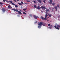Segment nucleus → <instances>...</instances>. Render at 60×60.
<instances>
[{
	"label": "nucleus",
	"instance_id": "obj_16",
	"mask_svg": "<svg viewBox=\"0 0 60 60\" xmlns=\"http://www.w3.org/2000/svg\"><path fill=\"white\" fill-rule=\"evenodd\" d=\"M49 1L50 0V4H51V3H52V2H53V0H49Z\"/></svg>",
	"mask_w": 60,
	"mask_h": 60
},
{
	"label": "nucleus",
	"instance_id": "obj_31",
	"mask_svg": "<svg viewBox=\"0 0 60 60\" xmlns=\"http://www.w3.org/2000/svg\"><path fill=\"white\" fill-rule=\"evenodd\" d=\"M50 27L51 28H52V27H53V26L52 25H50Z\"/></svg>",
	"mask_w": 60,
	"mask_h": 60
},
{
	"label": "nucleus",
	"instance_id": "obj_10",
	"mask_svg": "<svg viewBox=\"0 0 60 60\" xmlns=\"http://www.w3.org/2000/svg\"><path fill=\"white\" fill-rule=\"evenodd\" d=\"M41 19H43V20H46V19H45V18H44L42 17H41Z\"/></svg>",
	"mask_w": 60,
	"mask_h": 60
},
{
	"label": "nucleus",
	"instance_id": "obj_50",
	"mask_svg": "<svg viewBox=\"0 0 60 60\" xmlns=\"http://www.w3.org/2000/svg\"><path fill=\"white\" fill-rule=\"evenodd\" d=\"M26 8V9H27V8Z\"/></svg>",
	"mask_w": 60,
	"mask_h": 60
},
{
	"label": "nucleus",
	"instance_id": "obj_2",
	"mask_svg": "<svg viewBox=\"0 0 60 60\" xmlns=\"http://www.w3.org/2000/svg\"><path fill=\"white\" fill-rule=\"evenodd\" d=\"M45 11L46 13V14H49V13H48L49 12V9H46V10Z\"/></svg>",
	"mask_w": 60,
	"mask_h": 60
},
{
	"label": "nucleus",
	"instance_id": "obj_15",
	"mask_svg": "<svg viewBox=\"0 0 60 60\" xmlns=\"http://www.w3.org/2000/svg\"><path fill=\"white\" fill-rule=\"evenodd\" d=\"M38 2H39L40 3H41V1H40V0H38Z\"/></svg>",
	"mask_w": 60,
	"mask_h": 60
},
{
	"label": "nucleus",
	"instance_id": "obj_53",
	"mask_svg": "<svg viewBox=\"0 0 60 60\" xmlns=\"http://www.w3.org/2000/svg\"><path fill=\"white\" fill-rule=\"evenodd\" d=\"M43 26H44V25H43Z\"/></svg>",
	"mask_w": 60,
	"mask_h": 60
},
{
	"label": "nucleus",
	"instance_id": "obj_27",
	"mask_svg": "<svg viewBox=\"0 0 60 60\" xmlns=\"http://www.w3.org/2000/svg\"><path fill=\"white\" fill-rule=\"evenodd\" d=\"M48 26H50V24H48Z\"/></svg>",
	"mask_w": 60,
	"mask_h": 60
},
{
	"label": "nucleus",
	"instance_id": "obj_45",
	"mask_svg": "<svg viewBox=\"0 0 60 60\" xmlns=\"http://www.w3.org/2000/svg\"><path fill=\"white\" fill-rule=\"evenodd\" d=\"M17 1H18V2H19V0H16Z\"/></svg>",
	"mask_w": 60,
	"mask_h": 60
},
{
	"label": "nucleus",
	"instance_id": "obj_38",
	"mask_svg": "<svg viewBox=\"0 0 60 60\" xmlns=\"http://www.w3.org/2000/svg\"><path fill=\"white\" fill-rule=\"evenodd\" d=\"M27 2H30V0H27Z\"/></svg>",
	"mask_w": 60,
	"mask_h": 60
},
{
	"label": "nucleus",
	"instance_id": "obj_18",
	"mask_svg": "<svg viewBox=\"0 0 60 60\" xmlns=\"http://www.w3.org/2000/svg\"><path fill=\"white\" fill-rule=\"evenodd\" d=\"M46 0H43V2L44 3H46V2H45V1H46Z\"/></svg>",
	"mask_w": 60,
	"mask_h": 60
},
{
	"label": "nucleus",
	"instance_id": "obj_46",
	"mask_svg": "<svg viewBox=\"0 0 60 60\" xmlns=\"http://www.w3.org/2000/svg\"><path fill=\"white\" fill-rule=\"evenodd\" d=\"M49 17H47V19H49Z\"/></svg>",
	"mask_w": 60,
	"mask_h": 60
},
{
	"label": "nucleus",
	"instance_id": "obj_29",
	"mask_svg": "<svg viewBox=\"0 0 60 60\" xmlns=\"http://www.w3.org/2000/svg\"><path fill=\"white\" fill-rule=\"evenodd\" d=\"M9 2H10V3H12V2L11 1H10Z\"/></svg>",
	"mask_w": 60,
	"mask_h": 60
},
{
	"label": "nucleus",
	"instance_id": "obj_40",
	"mask_svg": "<svg viewBox=\"0 0 60 60\" xmlns=\"http://www.w3.org/2000/svg\"><path fill=\"white\" fill-rule=\"evenodd\" d=\"M23 10H24V11H26V9H23Z\"/></svg>",
	"mask_w": 60,
	"mask_h": 60
},
{
	"label": "nucleus",
	"instance_id": "obj_30",
	"mask_svg": "<svg viewBox=\"0 0 60 60\" xmlns=\"http://www.w3.org/2000/svg\"><path fill=\"white\" fill-rule=\"evenodd\" d=\"M21 4H24V3H23V2H22L21 1Z\"/></svg>",
	"mask_w": 60,
	"mask_h": 60
},
{
	"label": "nucleus",
	"instance_id": "obj_11",
	"mask_svg": "<svg viewBox=\"0 0 60 60\" xmlns=\"http://www.w3.org/2000/svg\"><path fill=\"white\" fill-rule=\"evenodd\" d=\"M18 13L19 14H22V13H21V12H20V11H18Z\"/></svg>",
	"mask_w": 60,
	"mask_h": 60
},
{
	"label": "nucleus",
	"instance_id": "obj_35",
	"mask_svg": "<svg viewBox=\"0 0 60 60\" xmlns=\"http://www.w3.org/2000/svg\"><path fill=\"white\" fill-rule=\"evenodd\" d=\"M52 11H54V8L52 9Z\"/></svg>",
	"mask_w": 60,
	"mask_h": 60
},
{
	"label": "nucleus",
	"instance_id": "obj_32",
	"mask_svg": "<svg viewBox=\"0 0 60 60\" xmlns=\"http://www.w3.org/2000/svg\"><path fill=\"white\" fill-rule=\"evenodd\" d=\"M57 6L58 7H59V5H57Z\"/></svg>",
	"mask_w": 60,
	"mask_h": 60
},
{
	"label": "nucleus",
	"instance_id": "obj_34",
	"mask_svg": "<svg viewBox=\"0 0 60 60\" xmlns=\"http://www.w3.org/2000/svg\"><path fill=\"white\" fill-rule=\"evenodd\" d=\"M54 27H55V28H56V25H55L54 26Z\"/></svg>",
	"mask_w": 60,
	"mask_h": 60
},
{
	"label": "nucleus",
	"instance_id": "obj_42",
	"mask_svg": "<svg viewBox=\"0 0 60 60\" xmlns=\"http://www.w3.org/2000/svg\"><path fill=\"white\" fill-rule=\"evenodd\" d=\"M21 9H22V8H23V7H22V6L21 7Z\"/></svg>",
	"mask_w": 60,
	"mask_h": 60
},
{
	"label": "nucleus",
	"instance_id": "obj_6",
	"mask_svg": "<svg viewBox=\"0 0 60 60\" xmlns=\"http://www.w3.org/2000/svg\"><path fill=\"white\" fill-rule=\"evenodd\" d=\"M47 14L48 15V14L46 13V14L45 15V19L46 20L47 19V16H48V15H47Z\"/></svg>",
	"mask_w": 60,
	"mask_h": 60
},
{
	"label": "nucleus",
	"instance_id": "obj_48",
	"mask_svg": "<svg viewBox=\"0 0 60 60\" xmlns=\"http://www.w3.org/2000/svg\"><path fill=\"white\" fill-rule=\"evenodd\" d=\"M46 20H47V21H49V20H47V19H46Z\"/></svg>",
	"mask_w": 60,
	"mask_h": 60
},
{
	"label": "nucleus",
	"instance_id": "obj_33",
	"mask_svg": "<svg viewBox=\"0 0 60 60\" xmlns=\"http://www.w3.org/2000/svg\"><path fill=\"white\" fill-rule=\"evenodd\" d=\"M23 14H25V15H26V13H25V12H24L23 13Z\"/></svg>",
	"mask_w": 60,
	"mask_h": 60
},
{
	"label": "nucleus",
	"instance_id": "obj_47",
	"mask_svg": "<svg viewBox=\"0 0 60 60\" xmlns=\"http://www.w3.org/2000/svg\"><path fill=\"white\" fill-rule=\"evenodd\" d=\"M6 2H8V1H6Z\"/></svg>",
	"mask_w": 60,
	"mask_h": 60
},
{
	"label": "nucleus",
	"instance_id": "obj_8",
	"mask_svg": "<svg viewBox=\"0 0 60 60\" xmlns=\"http://www.w3.org/2000/svg\"><path fill=\"white\" fill-rule=\"evenodd\" d=\"M36 9H41V7L39 6H38L36 8Z\"/></svg>",
	"mask_w": 60,
	"mask_h": 60
},
{
	"label": "nucleus",
	"instance_id": "obj_41",
	"mask_svg": "<svg viewBox=\"0 0 60 60\" xmlns=\"http://www.w3.org/2000/svg\"><path fill=\"white\" fill-rule=\"evenodd\" d=\"M3 2H5V0H3Z\"/></svg>",
	"mask_w": 60,
	"mask_h": 60
},
{
	"label": "nucleus",
	"instance_id": "obj_36",
	"mask_svg": "<svg viewBox=\"0 0 60 60\" xmlns=\"http://www.w3.org/2000/svg\"><path fill=\"white\" fill-rule=\"evenodd\" d=\"M48 28H49L50 29H51V28L50 27H49Z\"/></svg>",
	"mask_w": 60,
	"mask_h": 60
},
{
	"label": "nucleus",
	"instance_id": "obj_25",
	"mask_svg": "<svg viewBox=\"0 0 60 60\" xmlns=\"http://www.w3.org/2000/svg\"><path fill=\"white\" fill-rule=\"evenodd\" d=\"M3 4L2 2H0V4Z\"/></svg>",
	"mask_w": 60,
	"mask_h": 60
},
{
	"label": "nucleus",
	"instance_id": "obj_12",
	"mask_svg": "<svg viewBox=\"0 0 60 60\" xmlns=\"http://www.w3.org/2000/svg\"><path fill=\"white\" fill-rule=\"evenodd\" d=\"M48 15L49 16V17H51V14H48Z\"/></svg>",
	"mask_w": 60,
	"mask_h": 60
},
{
	"label": "nucleus",
	"instance_id": "obj_24",
	"mask_svg": "<svg viewBox=\"0 0 60 60\" xmlns=\"http://www.w3.org/2000/svg\"><path fill=\"white\" fill-rule=\"evenodd\" d=\"M12 5H15V4H14V3H12Z\"/></svg>",
	"mask_w": 60,
	"mask_h": 60
},
{
	"label": "nucleus",
	"instance_id": "obj_28",
	"mask_svg": "<svg viewBox=\"0 0 60 60\" xmlns=\"http://www.w3.org/2000/svg\"><path fill=\"white\" fill-rule=\"evenodd\" d=\"M37 23V22L36 21V22H35L34 23L35 24H36Z\"/></svg>",
	"mask_w": 60,
	"mask_h": 60
},
{
	"label": "nucleus",
	"instance_id": "obj_37",
	"mask_svg": "<svg viewBox=\"0 0 60 60\" xmlns=\"http://www.w3.org/2000/svg\"><path fill=\"white\" fill-rule=\"evenodd\" d=\"M8 8H11V7H10V6H8Z\"/></svg>",
	"mask_w": 60,
	"mask_h": 60
},
{
	"label": "nucleus",
	"instance_id": "obj_51",
	"mask_svg": "<svg viewBox=\"0 0 60 60\" xmlns=\"http://www.w3.org/2000/svg\"><path fill=\"white\" fill-rule=\"evenodd\" d=\"M49 8V9H50V8Z\"/></svg>",
	"mask_w": 60,
	"mask_h": 60
},
{
	"label": "nucleus",
	"instance_id": "obj_4",
	"mask_svg": "<svg viewBox=\"0 0 60 60\" xmlns=\"http://www.w3.org/2000/svg\"><path fill=\"white\" fill-rule=\"evenodd\" d=\"M56 26V29H57L58 30H59V28L58 27H60V25H57Z\"/></svg>",
	"mask_w": 60,
	"mask_h": 60
},
{
	"label": "nucleus",
	"instance_id": "obj_17",
	"mask_svg": "<svg viewBox=\"0 0 60 60\" xmlns=\"http://www.w3.org/2000/svg\"><path fill=\"white\" fill-rule=\"evenodd\" d=\"M15 11L16 12H19V10L18 9H16V10L15 9Z\"/></svg>",
	"mask_w": 60,
	"mask_h": 60
},
{
	"label": "nucleus",
	"instance_id": "obj_1",
	"mask_svg": "<svg viewBox=\"0 0 60 60\" xmlns=\"http://www.w3.org/2000/svg\"><path fill=\"white\" fill-rule=\"evenodd\" d=\"M41 8H42V9L43 10L47 9V8H46V7H45V6H41Z\"/></svg>",
	"mask_w": 60,
	"mask_h": 60
},
{
	"label": "nucleus",
	"instance_id": "obj_21",
	"mask_svg": "<svg viewBox=\"0 0 60 60\" xmlns=\"http://www.w3.org/2000/svg\"><path fill=\"white\" fill-rule=\"evenodd\" d=\"M12 10H13V11H15V10L16 9H12Z\"/></svg>",
	"mask_w": 60,
	"mask_h": 60
},
{
	"label": "nucleus",
	"instance_id": "obj_26",
	"mask_svg": "<svg viewBox=\"0 0 60 60\" xmlns=\"http://www.w3.org/2000/svg\"><path fill=\"white\" fill-rule=\"evenodd\" d=\"M13 0L14 1V2H17V1L16 0Z\"/></svg>",
	"mask_w": 60,
	"mask_h": 60
},
{
	"label": "nucleus",
	"instance_id": "obj_5",
	"mask_svg": "<svg viewBox=\"0 0 60 60\" xmlns=\"http://www.w3.org/2000/svg\"><path fill=\"white\" fill-rule=\"evenodd\" d=\"M33 16L34 17V18L35 19H37V17L36 15H33Z\"/></svg>",
	"mask_w": 60,
	"mask_h": 60
},
{
	"label": "nucleus",
	"instance_id": "obj_44",
	"mask_svg": "<svg viewBox=\"0 0 60 60\" xmlns=\"http://www.w3.org/2000/svg\"><path fill=\"white\" fill-rule=\"evenodd\" d=\"M20 11H21L22 12V11H21V10H20Z\"/></svg>",
	"mask_w": 60,
	"mask_h": 60
},
{
	"label": "nucleus",
	"instance_id": "obj_19",
	"mask_svg": "<svg viewBox=\"0 0 60 60\" xmlns=\"http://www.w3.org/2000/svg\"><path fill=\"white\" fill-rule=\"evenodd\" d=\"M34 8H37V7H36V6L35 5H34Z\"/></svg>",
	"mask_w": 60,
	"mask_h": 60
},
{
	"label": "nucleus",
	"instance_id": "obj_20",
	"mask_svg": "<svg viewBox=\"0 0 60 60\" xmlns=\"http://www.w3.org/2000/svg\"><path fill=\"white\" fill-rule=\"evenodd\" d=\"M29 16H30V17H32V14H30L29 15Z\"/></svg>",
	"mask_w": 60,
	"mask_h": 60
},
{
	"label": "nucleus",
	"instance_id": "obj_7",
	"mask_svg": "<svg viewBox=\"0 0 60 60\" xmlns=\"http://www.w3.org/2000/svg\"><path fill=\"white\" fill-rule=\"evenodd\" d=\"M38 25H43V24L42 23V22H40L39 24H38Z\"/></svg>",
	"mask_w": 60,
	"mask_h": 60
},
{
	"label": "nucleus",
	"instance_id": "obj_52",
	"mask_svg": "<svg viewBox=\"0 0 60 60\" xmlns=\"http://www.w3.org/2000/svg\"><path fill=\"white\" fill-rule=\"evenodd\" d=\"M22 1H23V0H22Z\"/></svg>",
	"mask_w": 60,
	"mask_h": 60
},
{
	"label": "nucleus",
	"instance_id": "obj_14",
	"mask_svg": "<svg viewBox=\"0 0 60 60\" xmlns=\"http://www.w3.org/2000/svg\"><path fill=\"white\" fill-rule=\"evenodd\" d=\"M18 4L19 5H22V4L21 3H18Z\"/></svg>",
	"mask_w": 60,
	"mask_h": 60
},
{
	"label": "nucleus",
	"instance_id": "obj_9",
	"mask_svg": "<svg viewBox=\"0 0 60 60\" xmlns=\"http://www.w3.org/2000/svg\"><path fill=\"white\" fill-rule=\"evenodd\" d=\"M54 8L56 10V11H57V6H56L54 7Z\"/></svg>",
	"mask_w": 60,
	"mask_h": 60
},
{
	"label": "nucleus",
	"instance_id": "obj_13",
	"mask_svg": "<svg viewBox=\"0 0 60 60\" xmlns=\"http://www.w3.org/2000/svg\"><path fill=\"white\" fill-rule=\"evenodd\" d=\"M41 28V25H39L38 26V28Z\"/></svg>",
	"mask_w": 60,
	"mask_h": 60
},
{
	"label": "nucleus",
	"instance_id": "obj_22",
	"mask_svg": "<svg viewBox=\"0 0 60 60\" xmlns=\"http://www.w3.org/2000/svg\"><path fill=\"white\" fill-rule=\"evenodd\" d=\"M55 3H53L52 4V5L54 6V5H55Z\"/></svg>",
	"mask_w": 60,
	"mask_h": 60
},
{
	"label": "nucleus",
	"instance_id": "obj_43",
	"mask_svg": "<svg viewBox=\"0 0 60 60\" xmlns=\"http://www.w3.org/2000/svg\"><path fill=\"white\" fill-rule=\"evenodd\" d=\"M25 4H27V3H25Z\"/></svg>",
	"mask_w": 60,
	"mask_h": 60
},
{
	"label": "nucleus",
	"instance_id": "obj_3",
	"mask_svg": "<svg viewBox=\"0 0 60 60\" xmlns=\"http://www.w3.org/2000/svg\"><path fill=\"white\" fill-rule=\"evenodd\" d=\"M2 11L3 12H4L5 11H6L5 9L4 8H3L2 9Z\"/></svg>",
	"mask_w": 60,
	"mask_h": 60
},
{
	"label": "nucleus",
	"instance_id": "obj_49",
	"mask_svg": "<svg viewBox=\"0 0 60 60\" xmlns=\"http://www.w3.org/2000/svg\"><path fill=\"white\" fill-rule=\"evenodd\" d=\"M7 0H5V1H7Z\"/></svg>",
	"mask_w": 60,
	"mask_h": 60
},
{
	"label": "nucleus",
	"instance_id": "obj_23",
	"mask_svg": "<svg viewBox=\"0 0 60 60\" xmlns=\"http://www.w3.org/2000/svg\"><path fill=\"white\" fill-rule=\"evenodd\" d=\"M15 7H16V8L18 7V5H15Z\"/></svg>",
	"mask_w": 60,
	"mask_h": 60
},
{
	"label": "nucleus",
	"instance_id": "obj_39",
	"mask_svg": "<svg viewBox=\"0 0 60 60\" xmlns=\"http://www.w3.org/2000/svg\"><path fill=\"white\" fill-rule=\"evenodd\" d=\"M33 2L34 3H36V2H35L34 0L33 1Z\"/></svg>",
	"mask_w": 60,
	"mask_h": 60
}]
</instances>
